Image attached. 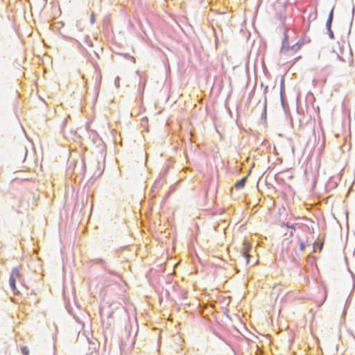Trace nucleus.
Listing matches in <instances>:
<instances>
[{
  "mask_svg": "<svg viewBox=\"0 0 355 355\" xmlns=\"http://www.w3.org/2000/svg\"><path fill=\"white\" fill-rule=\"evenodd\" d=\"M22 278L20 272L17 269H14L10 275V279H9V284L11 287L12 291L15 294H18L19 291H17L16 287V283L19 282L21 284Z\"/></svg>",
  "mask_w": 355,
  "mask_h": 355,
  "instance_id": "f257e3e1",
  "label": "nucleus"
},
{
  "mask_svg": "<svg viewBox=\"0 0 355 355\" xmlns=\"http://www.w3.org/2000/svg\"><path fill=\"white\" fill-rule=\"evenodd\" d=\"M250 248H251L250 243L247 240H245L243 243L241 252L243 256L246 259V264H248L250 262V254H248V252H249V250H250Z\"/></svg>",
  "mask_w": 355,
  "mask_h": 355,
  "instance_id": "f03ea898",
  "label": "nucleus"
},
{
  "mask_svg": "<svg viewBox=\"0 0 355 355\" xmlns=\"http://www.w3.org/2000/svg\"><path fill=\"white\" fill-rule=\"evenodd\" d=\"M288 178H291L292 176L291 175H289L286 172H279L277 174H276L275 175V180H277V182L279 183H284L285 182V179Z\"/></svg>",
  "mask_w": 355,
  "mask_h": 355,
  "instance_id": "7ed1b4c3",
  "label": "nucleus"
},
{
  "mask_svg": "<svg viewBox=\"0 0 355 355\" xmlns=\"http://www.w3.org/2000/svg\"><path fill=\"white\" fill-rule=\"evenodd\" d=\"M246 178H243L235 184V187L237 189H240L245 186Z\"/></svg>",
  "mask_w": 355,
  "mask_h": 355,
  "instance_id": "20e7f679",
  "label": "nucleus"
},
{
  "mask_svg": "<svg viewBox=\"0 0 355 355\" xmlns=\"http://www.w3.org/2000/svg\"><path fill=\"white\" fill-rule=\"evenodd\" d=\"M323 244L320 242H315L313 244V248L315 250H318L319 252H321L322 250Z\"/></svg>",
  "mask_w": 355,
  "mask_h": 355,
  "instance_id": "39448f33",
  "label": "nucleus"
},
{
  "mask_svg": "<svg viewBox=\"0 0 355 355\" xmlns=\"http://www.w3.org/2000/svg\"><path fill=\"white\" fill-rule=\"evenodd\" d=\"M347 58V60H345L343 58H340V59L343 60L344 62H347V64H352V61H353L352 55L351 53H349Z\"/></svg>",
  "mask_w": 355,
  "mask_h": 355,
  "instance_id": "423d86ee",
  "label": "nucleus"
},
{
  "mask_svg": "<svg viewBox=\"0 0 355 355\" xmlns=\"http://www.w3.org/2000/svg\"><path fill=\"white\" fill-rule=\"evenodd\" d=\"M332 16H333V11L331 10V13H330V15H329V17L327 21V26L329 28V30L330 31V28H331V21H332Z\"/></svg>",
  "mask_w": 355,
  "mask_h": 355,
  "instance_id": "0eeeda50",
  "label": "nucleus"
},
{
  "mask_svg": "<svg viewBox=\"0 0 355 355\" xmlns=\"http://www.w3.org/2000/svg\"><path fill=\"white\" fill-rule=\"evenodd\" d=\"M21 352L23 355H29V350L27 347L23 346L21 347Z\"/></svg>",
  "mask_w": 355,
  "mask_h": 355,
  "instance_id": "6e6552de",
  "label": "nucleus"
},
{
  "mask_svg": "<svg viewBox=\"0 0 355 355\" xmlns=\"http://www.w3.org/2000/svg\"><path fill=\"white\" fill-rule=\"evenodd\" d=\"M305 249V245L303 242H301L300 243V250L303 251Z\"/></svg>",
  "mask_w": 355,
  "mask_h": 355,
  "instance_id": "1a4fd4ad",
  "label": "nucleus"
},
{
  "mask_svg": "<svg viewBox=\"0 0 355 355\" xmlns=\"http://www.w3.org/2000/svg\"><path fill=\"white\" fill-rule=\"evenodd\" d=\"M92 21H94V14L92 15Z\"/></svg>",
  "mask_w": 355,
  "mask_h": 355,
  "instance_id": "9d476101",
  "label": "nucleus"
},
{
  "mask_svg": "<svg viewBox=\"0 0 355 355\" xmlns=\"http://www.w3.org/2000/svg\"><path fill=\"white\" fill-rule=\"evenodd\" d=\"M330 36L331 37H333V33L330 31Z\"/></svg>",
  "mask_w": 355,
  "mask_h": 355,
  "instance_id": "9b49d317",
  "label": "nucleus"
},
{
  "mask_svg": "<svg viewBox=\"0 0 355 355\" xmlns=\"http://www.w3.org/2000/svg\"><path fill=\"white\" fill-rule=\"evenodd\" d=\"M287 227H288L294 228V227H293V226L290 227V226L287 225Z\"/></svg>",
  "mask_w": 355,
  "mask_h": 355,
  "instance_id": "f8f14e48",
  "label": "nucleus"
}]
</instances>
